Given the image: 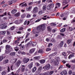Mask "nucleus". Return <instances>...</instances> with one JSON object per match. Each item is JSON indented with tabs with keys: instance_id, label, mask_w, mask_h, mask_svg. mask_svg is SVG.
Returning <instances> with one entry per match:
<instances>
[{
	"instance_id": "obj_46",
	"label": "nucleus",
	"mask_w": 75,
	"mask_h": 75,
	"mask_svg": "<svg viewBox=\"0 0 75 75\" xmlns=\"http://www.w3.org/2000/svg\"><path fill=\"white\" fill-rule=\"evenodd\" d=\"M52 33H55L56 31H57V30H56L55 29H53L52 30Z\"/></svg>"
},
{
	"instance_id": "obj_58",
	"label": "nucleus",
	"mask_w": 75,
	"mask_h": 75,
	"mask_svg": "<svg viewBox=\"0 0 75 75\" xmlns=\"http://www.w3.org/2000/svg\"><path fill=\"white\" fill-rule=\"evenodd\" d=\"M68 4H67L66 6L64 7L63 8V9L64 10V9H65V8H67V7H68Z\"/></svg>"
},
{
	"instance_id": "obj_35",
	"label": "nucleus",
	"mask_w": 75,
	"mask_h": 75,
	"mask_svg": "<svg viewBox=\"0 0 75 75\" xmlns=\"http://www.w3.org/2000/svg\"><path fill=\"white\" fill-rule=\"evenodd\" d=\"M8 59H6L3 62V63L4 64H6V63H8Z\"/></svg>"
},
{
	"instance_id": "obj_19",
	"label": "nucleus",
	"mask_w": 75,
	"mask_h": 75,
	"mask_svg": "<svg viewBox=\"0 0 75 75\" xmlns=\"http://www.w3.org/2000/svg\"><path fill=\"white\" fill-rule=\"evenodd\" d=\"M44 13V11L41 10L40 11L38 12V14L39 15H41L42 14V13Z\"/></svg>"
},
{
	"instance_id": "obj_9",
	"label": "nucleus",
	"mask_w": 75,
	"mask_h": 75,
	"mask_svg": "<svg viewBox=\"0 0 75 75\" xmlns=\"http://www.w3.org/2000/svg\"><path fill=\"white\" fill-rule=\"evenodd\" d=\"M57 52H54L53 53L49 55V57H53V56H55V55H57Z\"/></svg>"
},
{
	"instance_id": "obj_27",
	"label": "nucleus",
	"mask_w": 75,
	"mask_h": 75,
	"mask_svg": "<svg viewBox=\"0 0 75 75\" xmlns=\"http://www.w3.org/2000/svg\"><path fill=\"white\" fill-rule=\"evenodd\" d=\"M47 8V6L46 5H44L42 7V10L44 11L45 10H46V8Z\"/></svg>"
},
{
	"instance_id": "obj_14",
	"label": "nucleus",
	"mask_w": 75,
	"mask_h": 75,
	"mask_svg": "<svg viewBox=\"0 0 75 75\" xmlns=\"http://www.w3.org/2000/svg\"><path fill=\"white\" fill-rule=\"evenodd\" d=\"M17 12V9H14L11 11L12 14H15Z\"/></svg>"
},
{
	"instance_id": "obj_53",
	"label": "nucleus",
	"mask_w": 75,
	"mask_h": 75,
	"mask_svg": "<svg viewBox=\"0 0 75 75\" xmlns=\"http://www.w3.org/2000/svg\"><path fill=\"white\" fill-rule=\"evenodd\" d=\"M6 50H8L10 48V46H9L6 45Z\"/></svg>"
},
{
	"instance_id": "obj_22",
	"label": "nucleus",
	"mask_w": 75,
	"mask_h": 75,
	"mask_svg": "<svg viewBox=\"0 0 75 75\" xmlns=\"http://www.w3.org/2000/svg\"><path fill=\"white\" fill-rule=\"evenodd\" d=\"M54 64L55 65H58L59 64V62L57 60H56L54 61Z\"/></svg>"
},
{
	"instance_id": "obj_8",
	"label": "nucleus",
	"mask_w": 75,
	"mask_h": 75,
	"mask_svg": "<svg viewBox=\"0 0 75 75\" xmlns=\"http://www.w3.org/2000/svg\"><path fill=\"white\" fill-rule=\"evenodd\" d=\"M33 12L34 13H36L38 12V8L37 7H35L33 8Z\"/></svg>"
},
{
	"instance_id": "obj_44",
	"label": "nucleus",
	"mask_w": 75,
	"mask_h": 75,
	"mask_svg": "<svg viewBox=\"0 0 75 75\" xmlns=\"http://www.w3.org/2000/svg\"><path fill=\"white\" fill-rule=\"evenodd\" d=\"M13 4V1H9L8 4L9 5H11Z\"/></svg>"
},
{
	"instance_id": "obj_33",
	"label": "nucleus",
	"mask_w": 75,
	"mask_h": 75,
	"mask_svg": "<svg viewBox=\"0 0 75 75\" xmlns=\"http://www.w3.org/2000/svg\"><path fill=\"white\" fill-rule=\"evenodd\" d=\"M74 57V54H71L69 57L68 58L69 59H70L71 58H72V57Z\"/></svg>"
},
{
	"instance_id": "obj_13",
	"label": "nucleus",
	"mask_w": 75,
	"mask_h": 75,
	"mask_svg": "<svg viewBox=\"0 0 75 75\" xmlns=\"http://www.w3.org/2000/svg\"><path fill=\"white\" fill-rule=\"evenodd\" d=\"M67 74V72L66 71H64L60 73L61 75H65Z\"/></svg>"
},
{
	"instance_id": "obj_57",
	"label": "nucleus",
	"mask_w": 75,
	"mask_h": 75,
	"mask_svg": "<svg viewBox=\"0 0 75 75\" xmlns=\"http://www.w3.org/2000/svg\"><path fill=\"white\" fill-rule=\"evenodd\" d=\"M6 52L7 54H8L9 53H10V50H6Z\"/></svg>"
},
{
	"instance_id": "obj_62",
	"label": "nucleus",
	"mask_w": 75,
	"mask_h": 75,
	"mask_svg": "<svg viewBox=\"0 0 75 75\" xmlns=\"http://www.w3.org/2000/svg\"><path fill=\"white\" fill-rule=\"evenodd\" d=\"M62 54L63 55H64V56H66V53L65 52H63L62 53Z\"/></svg>"
},
{
	"instance_id": "obj_10",
	"label": "nucleus",
	"mask_w": 75,
	"mask_h": 75,
	"mask_svg": "<svg viewBox=\"0 0 75 75\" xmlns=\"http://www.w3.org/2000/svg\"><path fill=\"white\" fill-rule=\"evenodd\" d=\"M34 51H35V49L34 48H32L30 50H29V53L30 54H33V52H34Z\"/></svg>"
},
{
	"instance_id": "obj_54",
	"label": "nucleus",
	"mask_w": 75,
	"mask_h": 75,
	"mask_svg": "<svg viewBox=\"0 0 75 75\" xmlns=\"http://www.w3.org/2000/svg\"><path fill=\"white\" fill-rule=\"evenodd\" d=\"M69 31H72L73 30V28L72 27L69 28Z\"/></svg>"
},
{
	"instance_id": "obj_3",
	"label": "nucleus",
	"mask_w": 75,
	"mask_h": 75,
	"mask_svg": "<svg viewBox=\"0 0 75 75\" xmlns=\"http://www.w3.org/2000/svg\"><path fill=\"white\" fill-rule=\"evenodd\" d=\"M22 67H20L18 69V71H21L22 72H24V71H25V66L24 65H22Z\"/></svg>"
},
{
	"instance_id": "obj_21",
	"label": "nucleus",
	"mask_w": 75,
	"mask_h": 75,
	"mask_svg": "<svg viewBox=\"0 0 75 75\" xmlns=\"http://www.w3.org/2000/svg\"><path fill=\"white\" fill-rule=\"evenodd\" d=\"M33 59L34 60H38L40 59V57H35L33 58Z\"/></svg>"
},
{
	"instance_id": "obj_24",
	"label": "nucleus",
	"mask_w": 75,
	"mask_h": 75,
	"mask_svg": "<svg viewBox=\"0 0 75 75\" xmlns=\"http://www.w3.org/2000/svg\"><path fill=\"white\" fill-rule=\"evenodd\" d=\"M41 72V71H40L39 70H38L37 72H36L35 73V75H38Z\"/></svg>"
},
{
	"instance_id": "obj_45",
	"label": "nucleus",
	"mask_w": 75,
	"mask_h": 75,
	"mask_svg": "<svg viewBox=\"0 0 75 75\" xmlns=\"http://www.w3.org/2000/svg\"><path fill=\"white\" fill-rule=\"evenodd\" d=\"M52 43H49L48 45V48H50V47H51V46H52Z\"/></svg>"
},
{
	"instance_id": "obj_17",
	"label": "nucleus",
	"mask_w": 75,
	"mask_h": 75,
	"mask_svg": "<svg viewBox=\"0 0 75 75\" xmlns=\"http://www.w3.org/2000/svg\"><path fill=\"white\" fill-rule=\"evenodd\" d=\"M40 62L41 64H44L45 63V59H42L40 61Z\"/></svg>"
},
{
	"instance_id": "obj_1",
	"label": "nucleus",
	"mask_w": 75,
	"mask_h": 75,
	"mask_svg": "<svg viewBox=\"0 0 75 75\" xmlns=\"http://www.w3.org/2000/svg\"><path fill=\"white\" fill-rule=\"evenodd\" d=\"M45 29V24L41 25H40L37 28V30L38 32H37V33H39L40 31L42 30L43 31Z\"/></svg>"
},
{
	"instance_id": "obj_59",
	"label": "nucleus",
	"mask_w": 75,
	"mask_h": 75,
	"mask_svg": "<svg viewBox=\"0 0 75 75\" xmlns=\"http://www.w3.org/2000/svg\"><path fill=\"white\" fill-rule=\"evenodd\" d=\"M60 16L61 17H64V15L62 13L61 14Z\"/></svg>"
},
{
	"instance_id": "obj_52",
	"label": "nucleus",
	"mask_w": 75,
	"mask_h": 75,
	"mask_svg": "<svg viewBox=\"0 0 75 75\" xmlns=\"http://www.w3.org/2000/svg\"><path fill=\"white\" fill-rule=\"evenodd\" d=\"M51 49L50 48H47L46 49V51H51Z\"/></svg>"
},
{
	"instance_id": "obj_39",
	"label": "nucleus",
	"mask_w": 75,
	"mask_h": 75,
	"mask_svg": "<svg viewBox=\"0 0 75 75\" xmlns=\"http://www.w3.org/2000/svg\"><path fill=\"white\" fill-rule=\"evenodd\" d=\"M47 10H51V6H50V5H49L47 6Z\"/></svg>"
},
{
	"instance_id": "obj_16",
	"label": "nucleus",
	"mask_w": 75,
	"mask_h": 75,
	"mask_svg": "<svg viewBox=\"0 0 75 75\" xmlns=\"http://www.w3.org/2000/svg\"><path fill=\"white\" fill-rule=\"evenodd\" d=\"M49 74L48 72H45L43 73H41L39 75H48Z\"/></svg>"
},
{
	"instance_id": "obj_6",
	"label": "nucleus",
	"mask_w": 75,
	"mask_h": 75,
	"mask_svg": "<svg viewBox=\"0 0 75 75\" xmlns=\"http://www.w3.org/2000/svg\"><path fill=\"white\" fill-rule=\"evenodd\" d=\"M22 22V21L21 20H17L15 21V23L16 24H19Z\"/></svg>"
},
{
	"instance_id": "obj_63",
	"label": "nucleus",
	"mask_w": 75,
	"mask_h": 75,
	"mask_svg": "<svg viewBox=\"0 0 75 75\" xmlns=\"http://www.w3.org/2000/svg\"><path fill=\"white\" fill-rule=\"evenodd\" d=\"M7 42V40H6L5 39L4 40L2 41L3 42H4V43L6 42Z\"/></svg>"
},
{
	"instance_id": "obj_5",
	"label": "nucleus",
	"mask_w": 75,
	"mask_h": 75,
	"mask_svg": "<svg viewBox=\"0 0 75 75\" xmlns=\"http://www.w3.org/2000/svg\"><path fill=\"white\" fill-rule=\"evenodd\" d=\"M21 63V61L20 60H18L17 62L16 63L15 65L16 67H18L20 66V64Z\"/></svg>"
},
{
	"instance_id": "obj_32",
	"label": "nucleus",
	"mask_w": 75,
	"mask_h": 75,
	"mask_svg": "<svg viewBox=\"0 0 75 75\" xmlns=\"http://www.w3.org/2000/svg\"><path fill=\"white\" fill-rule=\"evenodd\" d=\"M36 44H37V43L36 42H33L32 43V45L33 47H34V46H35L36 45Z\"/></svg>"
},
{
	"instance_id": "obj_30",
	"label": "nucleus",
	"mask_w": 75,
	"mask_h": 75,
	"mask_svg": "<svg viewBox=\"0 0 75 75\" xmlns=\"http://www.w3.org/2000/svg\"><path fill=\"white\" fill-rule=\"evenodd\" d=\"M71 42V39H68L67 40V43L68 44H70Z\"/></svg>"
},
{
	"instance_id": "obj_7",
	"label": "nucleus",
	"mask_w": 75,
	"mask_h": 75,
	"mask_svg": "<svg viewBox=\"0 0 75 75\" xmlns=\"http://www.w3.org/2000/svg\"><path fill=\"white\" fill-rule=\"evenodd\" d=\"M17 61V59H12L10 61L11 63H12V64H14Z\"/></svg>"
},
{
	"instance_id": "obj_34",
	"label": "nucleus",
	"mask_w": 75,
	"mask_h": 75,
	"mask_svg": "<svg viewBox=\"0 0 75 75\" xmlns=\"http://www.w3.org/2000/svg\"><path fill=\"white\" fill-rule=\"evenodd\" d=\"M47 30L48 31H50L51 30V28H50V26H48L47 27Z\"/></svg>"
},
{
	"instance_id": "obj_20",
	"label": "nucleus",
	"mask_w": 75,
	"mask_h": 75,
	"mask_svg": "<svg viewBox=\"0 0 75 75\" xmlns=\"http://www.w3.org/2000/svg\"><path fill=\"white\" fill-rule=\"evenodd\" d=\"M27 23V25H28L30 24V21H28V22L27 21H25L24 23V25H26Z\"/></svg>"
},
{
	"instance_id": "obj_60",
	"label": "nucleus",
	"mask_w": 75,
	"mask_h": 75,
	"mask_svg": "<svg viewBox=\"0 0 75 75\" xmlns=\"http://www.w3.org/2000/svg\"><path fill=\"white\" fill-rule=\"evenodd\" d=\"M6 71H4L2 72V75H4L6 74Z\"/></svg>"
},
{
	"instance_id": "obj_12",
	"label": "nucleus",
	"mask_w": 75,
	"mask_h": 75,
	"mask_svg": "<svg viewBox=\"0 0 75 75\" xmlns=\"http://www.w3.org/2000/svg\"><path fill=\"white\" fill-rule=\"evenodd\" d=\"M31 8H32V6H29V7H26V10L28 11H31Z\"/></svg>"
},
{
	"instance_id": "obj_51",
	"label": "nucleus",
	"mask_w": 75,
	"mask_h": 75,
	"mask_svg": "<svg viewBox=\"0 0 75 75\" xmlns=\"http://www.w3.org/2000/svg\"><path fill=\"white\" fill-rule=\"evenodd\" d=\"M15 51H18V50H19L18 47H15Z\"/></svg>"
},
{
	"instance_id": "obj_4",
	"label": "nucleus",
	"mask_w": 75,
	"mask_h": 75,
	"mask_svg": "<svg viewBox=\"0 0 75 75\" xmlns=\"http://www.w3.org/2000/svg\"><path fill=\"white\" fill-rule=\"evenodd\" d=\"M30 61V59L27 58H25L23 59V62L25 64H27Z\"/></svg>"
},
{
	"instance_id": "obj_47",
	"label": "nucleus",
	"mask_w": 75,
	"mask_h": 75,
	"mask_svg": "<svg viewBox=\"0 0 75 75\" xmlns=\"http://www.w3.org/2000/svg\"><path fill=\"white\" fill-rule=\"evenodd\" d=\"M51 42H55V40L54 39H52L51 40Z\"/></svg>"
},
{
	"instance_id": "obj_25",
	"label": "nucleus",
	"mask_w": 75,
	"mask_h": 75,
	"mask_svg": "<svg viewBox=\"0 0 75 75\" xmlns=\"http://www.w3.org/2000/svg\"><path fill=\"white\" fill-rule=\"evenodd\" d=\"M15 54H16V52H11L10 53V55H11V56H14L15 55Z\"/></svg>"
},
{
	"instance_id": "obj_56",
	"label": "nucleus",
	"mask_w": 75,
	"mask_h": 75,
	"mask_svg": "<svg viewBox=\"0 0 75 75\" xmlns=\"http://www.w3.org/2000/svg\"><path fill=\"white\" fill-rule=\"evenodd\" d=\"M23 29H24V27H21L19 28V31H21V30H23Z\"/></svg>"
},
{
	"instance_id": "obj_55",
	"label": "nucleus",
	"mask_w": 75,
	"mask_h": 75,
	"mask_svg": "<svg viewBox=\"0 0 75 75\" xmlns=\"http://www.w3.org/2000/svg\"><path fill=\"white\" fill-rule=\"evenodd\" d=\"M7 27V26L5 25V26H2V29H4V28H6Z\"/></svg>"
},
{
	"instance_id": "obj_48",
	"label": "nucleus",
	"mask_w": 75,
	"mask_h": 75,
	"mask_svg": "<svg viewBox=\"0 0 75 75\" xmlns=\"http://www.w3.org/2000/svg\"><path fill=\"white\" fill-rule=\"evenodd\" d=\"M72 71L71 70H70L69 71L68 74L69 75H71V74H72Z\"/></svg>"
},
{
	"instance_id": "obj_28",
	"label": "nucleus",
	"mask_w": 75,
	"mask_h": 75,
	"mask_svg": "<svg viewBox=\"0 0 75 75\" xmlns=\"http://www.w3.org/2000/svg\"><path fill=\"white\" fill-rule=\"evenodd\" d=\"M6 31L1 32H0V34H1V35H4V34H6Z\"/></svg>"
},
{
	"instance_id": "obj_37",
	"label": "nucleus",
	"mask_w": 75,
	"mask_h": 75,
	"mask_svg": "<svg viewBox=\"0 0 75 75\" xmlns=\"http://www.w3.org/2000/svg\"><path fill=\"white\" fill-rule=\"evenodd\" d=\"M3 58H4V57H3V56H0V61H1L3 59Z\"/></svg>"
},
{
	"instance_id": "obj_38",
	"label": "nucleus",
	"mask_w": 75,
	"mask_h": 75,
	"mask_svg": "<svg viewBox=\"0 0 75 75\" xmlns=\"http://www.w3.org/2000/svg\"><path fill=\"white\" fill-rule=\"evenodd\" d=\"M7 14V13L6 12H5L4 13L3 15H0V17H3L4 16H6Z\"/></svg>"
},
{
	"instance_id": "obj_36",
	"label": "nucleus",
	"mask_w": 75,
	"mask_h": 75,
	"mask_svg": "<svg viewBox=\"0 0 75 75\" xmlns=\"http://www.w3.org/2000/svg\"><path fill=\"white\" fill-rule=\"evenodd\" d=\"M65 28H63L60 30V32H61V33H63V32H64V31H65Z\"/></svg>"
},
{
	"instance_id": "obj_2",
	"label": "nucleus",
	"mask_w": 75,
	"mask_h": 75,
	"mask_svg": "<svg viewBox=\"0 0 75 75\" xmlns=\"http://www.w3.org/2000/svg\"><path fill=\"white\" fill-rule=\"evenodd\" d=\"M50 64H47V65L45 66L44 67H43V69H46L47 70H48L50 69Z\"/></svg>"
},
{
	"instance_id": "obj_31",
	"label": "nucleus",
	"mask_w": 75,
	"mask_h": 75,
	"mask_svg": "<svg viewBox=\"0 0 75 75\" xmlns=\"http://www.w3.org/2000/svg\"><path fill=\"white\" fill-rule=\"evenodd\" d=\"M64 45V42L61 41L59 45L61 47H62L63 45Z\"/></svg>"
},
{
	"instance_id": "obj_18",
	"label": "nucleus",
	"mask_w": 75,
	"mask_h": 75,
	"mask_svg": "<svg viewBox=\"0 0 75 75\" xmlns=\"http://www.w3.org/2000/svg\"><path fill=\"white\" fill-rule=\"evenodd\" d=\"M57 6L55 7V8H58V7H59L61 6V4L59 3H57L56 4Z\"/></svg>"
},
{
	"instance_id": "obj_11",
	"label": "nucleus",
	"mask_w": 75,
	"mask_h": 75,
	"mask_svg": "<svg viewBox=\"0 0 75 75\" xmlns=\"http://www.w3.org/2000/svg\"><path fill=\"white\" fill-rule=\"evenodd\" d=\"M33 62H32L28 65V67L29 69H31V68L33 67Z\"/></svg>"
},
{
	"instance_id": "obj_41",
	"label": "nucleus",
	"mask_w": 75,
	"mask_h": 75,
	"mask_svg": "<svg viewBox=\"0 0 75 75\" xmlns=\"http://www.w3.org/2000/svg\"><path fill=\"white\" fill-rule=\"evenodd\" d=\"M49 5H50V7H54V3H52L50 4H49Z\"/></svg>"
},
{
	"instance_id": "obj_40",
	"label": "nucleus",
	"mask_w": 75,
	"mask_h": 75,
	"mask_svg": "<svg viewBox=\"0 0 75 75\" xmlns=\"http://www.w3.org/2000/svg\"><path fill=\"white\" fill-rule=\"evenodd\" d=\"M41 20V18L38 19L35 21V23H38V22H39V21H40Z\"/></svg>"
},
{
	"instance_id": "obj_50",
	"label": "nucleus",
	"mask_w": 75,
	"mask_h": 75,
	"mask_svg": "<svg viewBox=\"0 0 75 75\" xmlns=\"http://www.w3.org/2000/svg\"><path fill=\"white\" fill-rule=\"evenodd\" d=\"M24 6H27V4L25 3L24 4L22 5L21 7H24Z\"/></svg>"
},
{
	"instance_id": "obj_61",
	"label": "nucleus",
	"mask_w": 75,
	"mask_h": 75,
	"mask_svg": "<svg viewBox=\"0 0 75 75\" xmlns=\"http://www.w3.org/2000/svg\"><path fill=\"white\" fill-rule=\"evenodd\" d=\"M51 25H52L53 26H55L56 25V23H52L51 24Z\"/></svg>"
},
{
	"instance_id": "obj_15",
	"label": "nucleus",
	"mask_w": 75,
	"mask_h": 75,
	"mask_svg": "<svg viewBox=\"0 0 75 75\" xmlns=\"http://www.w3.org/2000/svg\"><path fill=\"white\" fill-rule=\"evenodd\" d=\"M14 16H15V17H18V16H20V12H18L16 13L15 14Z\"/></svg>"
},
{
	"instance_id": "obj_42",
	"label": "nucleus",
	"mask_w": 75,
	"mask_h": 75,
	"mask_svg": "<svg viewBox=\"0 0 75 75\" xmlns=\"http://www.w3.org/2000/svg\"><path fill=\"white\" fill-rule=\"evenodd\" d=\"M25 16H26V15L25 14H22V15H21V17L22 18H24V17H25Z\"/></svg>"
},
{
	"instance_id": "obj_26",
	"label": "nucleus",
	"mask_w": 75,
	"mask_h": 75,
	"mask_svg": "<svg viewBox=\"0 0 75 75\" xmlns=\"http://www.w3.org/2000/svg\"><path fill=\"white\" fill-rule=\"evenodd\" d=\"M37 69V68L36 67H34L32 69V72H35V71H36Z\"/></svg>"
},
{
	"instance_id": "obj_49",
	"label": "nucleus",
	"mask_w": 75,
	"mask_h": 75,
	"mask_svg": "<svg viewBox=\"0 0 75 75\" xmlns=\"http://www.w3.org/2000/svg\"><path fill=\"white\" fill-rule=\"evenodd\" d=\"M66 67H68L69 68L71 67V65H69V64H66Z\"/></svg>"
},
{
	"instance_id": "obj_23",
	"label": "nucleus",
	"mask_w": 75,
	"mask_h": 75,
	"mask_svg": "<svg viewBox=\"0 0 75 75\" xmlns=\"http://www.w3.org/2000/svg\"><path fill=\"white\" fill-rule=\"evenodd\" d=\"M63 6H65V4H67V1H63L62 3Z\"/></svg>"
},
{
	"instance_id": "obj_43",
	"label": "nucleus",
	"mask_w": 75,
	"mask_h": 75,
	"mask_svg": "<svg viewBox=\"0 0 75 75\" xmlns=\"http://www.w3.org/2000/svg\"><path fill=\"white\" fill-rule=\"evenodd\" d=\"M38 52V53H43V50H39Z\"/></svg>"
},
{
	"instance_id": "obj_29",
	"label": "nucleus",
	"mask_w": 75,
	"mask_h": 75,
	"mask_svg": "<svg viewBox=\"0 0 75 75\" xmlns=\"http://www.w3.org/2000/svg\"><path fill=\"white\" fill-rule=\"evenodd\" d=\"M54 71H50L49 73H48L50 75H51L52 74H54Z\"/></svg>"
},
{
	"instance_id": "obj_64",
	"label": "nucleus",
	"mask_w": 75,
	"mask_h": 75,
	"mask_svg": "<svg viewBox=\"0 0 75 75\" xmlns=\"http://www.w3.org/2000/svg\"><path fill=\"white\" fill-rule=\"evenodd\" d=\"M14 29V26H13L12 27H11L10 30H13Z\"/></svg>"
}]
</instances>
